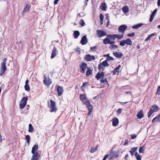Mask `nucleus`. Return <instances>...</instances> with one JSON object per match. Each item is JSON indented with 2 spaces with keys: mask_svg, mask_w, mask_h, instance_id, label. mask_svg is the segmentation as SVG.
I'll return each instance as SVG.
<instances>
[{
  "mask_svg": "<svg viewBox=\"0 0 160 160\" xmlns=\"http://www.w3.org/2000/svg\"><path fill=\"white\" fill-rule=\"evenodd\" d=\"M108 158V155H106L103 158V160H106V159Z\"/></svg>",
  "mask_w": 160,
  "mask_h": 160,
  "instance_id": "63",
  "label": "nucleus"
},
{
  "mask_svg": "<svg viewBox=\"0 0 160 160\" xmlns=\"http://www.w3.org/2000/svg\"><path fill=\"white\" fill-rule=\"evenodd\" d=\"M79 15L81 16H83L84 15V14L83 12H81L79 14Z\"/></svg>",
  "mask_w": 160,
  "mask_h": 160,
  "instance_id": "62",
  "label": "nucleus"
},
{
  "mask_svg": "<svg viewBox=\"0 0 160 160\" xmlns=\"http://www.w3.org/2000/svg\"><path fill=\"white\" fill-rule=\"evenodd\" d=\"M154 16H153L151 14V16H150V22H151L152 21V20H153V19L154 18Z\"/></svg>",
  "mask_w": 160,
  "mask_h": 160,
  "instance_id": "54",
  "label": "nucleus"
},
{
  "mask_svg": "<svg viewBox=\"0 0 160 160\" xmlns=\"http://www.w3.org/2000/svg\"><path fill=\"white\" fill-rule=\"evenodd\" d=\"M104 74V73L103 72H102L101 73L98 72L96 76L97 79L98 80L101 77H103Z\"/></svg>",
  "mask_w": 160,
  "mask_h": 160,
  "instance_id": "19",
  "label": "nucleus"
},
{
  "mask_svg": "<svg viewBox=\"0 0 160 160\" xmlns=\"http://www.w3.org/2000/svg\"><path fill=\"white\" fill-rule=\"evenodd\" d=\"M121 67V66L119 65L113 70L112 72L114 74H115L117 72H119V69Z\"/></svg>",
  "mask_w": 160,
  "mask_h": 160,
  "instance_id": "24",
  "label": "nucleus"
},
{
  "mask_svg": "<svg viewBox=\"0 0 160 160\" xmlns=\"http://www.w3.org/2000/svg\"><path fill=\"white\" fill-rule=\"evenodd\" d=\"M24 88L25 90L27 91H29L30 90V88L28 84L25 85Z\"/></svg>",
  "mask_w": 160,
  "mask_h": 160,
  "instance_id": "42",
  "label": "nucleus"
},
{
  "mask_svg": "<svg viewBox=\"0 0 160 160\" xmlns=\"http://www.w3.org/2000/svg\"><path fill=\"white\" fill-rule=\"evenodd\" d=\"M95 57L93 55H90L88 54L86 55L84 59L88 61H92L95 59Z\"/></svg>",
  "mask_w": 160,
  "mask_h": 160,
  "instance_id": "10",
  "label": "nucleus"
},
{
  "mask_svg": "<svg viewBox=\"0 0 160 160\" xmlns=\"http://www.w3.org/2000/svg\"><path fill=\"white\" fill-rule=\"evenodd\" d=\"M28 100V98L27 97H23L21 99L20 102L26 105Z\"/></svg>",
  "mask_w": 160,
  "mask_h": 160,
  "instance_id": "26",
  "label": "nucleus"
},
{
  "mask_svg": "<svg viewBox=\"0 0 160 160\" xmlns=\"http://www.w3.org/2000/svg\"><path fill=\"white\" fill-rule=\"evenodd\" d=\"M119 122L118 119L116 117H114L112 119V125L114 126H116L118 125Z\"/></svg>",
  "mask_w": 160,
  "mask_h": 160,
  "instance_id": "17",
  "label": "nucleus"
},
{
  "mask_svg": "<svg viewBox=\"0 0 160 160\" xmlns=\"http://www.w3.org/2000/svg\"><path fill=\"white\" fill-rule=\"evenodd\" d=\"M107 7V6L106 5V4L105 3H101L100 6V8L103 11H105Z\"/></svg>",
  "mask_w": 160,
  "mask_h": 160,
  "instance_id": "23",
  "label": "nucleus"
},
{
  "mask_svg": "<svg viewBox=\"0 0 160 160\" xmlns=\"http://www.w3.org/2000/svg\"><path fill=\"white\" fill-rule=\"evenodd\" d=\"M87 69H88L87 71L86 72V75L89 76L92 74V70L88 68Z\"/></svg>",
  "mask_w": 160,
  "mask_h": 160,
  "instance_id": "35",
  "label": "nucleus"
},
{
  "mask_svg": "<svg viewBox=\"0 0 160 160\" xmlns=\"http://www.w3.org/2000/svg\"><path fill=\"white\" fill-rule=\"evenodd\" d=\"M135 155L136 159L137 160H141V157L137 152L136 153Z\"/></svg>",
  "mask_w": 160,
  "mask_h": 160,
  "instance_id": "39",
  "label": "nucleus"
},
{
  "mask_svg": "<svg viewBox=\"0 0 160 160\" xmlns=\"http://www.w3.org/2000/svg\"><path fill=\"white\" fill-rule=\"evenodd\" d=\"M97 48V47H96V46H94V47H91V50H94L95 49H96Z\"/></svg>",
  "mask_w": 160,
  "mask_h": 160,
  "instance_id": "56",
  "label": "nucleus"
},
{
  "mask_svg": "<svg viewBox=\"0 0 160 160\" xmlns=\"http://www.w3.org/2000/svg\"><path fill=\"white\" fill-rule=\"evenodd\" d=\"M30 7V5L29 4H26L22 12V14L23 15L25 13L28 12L29 11Z\"/></svg>",
  "mask_w": 160,
  "mask_h": 160,
  "instance_id": "12",
  "label": "nucleus"
},
{
  "mask_svg": "<svg viewBox=\"0 0 160 160\" xmlns=\"http://www.w3.org/2000/svg\"><path fill=\"white\" fill-rule=\"evenodd\" d=\"M122 10L125 14L127 13L129 11L128 7L126 5L124 6L122 8Z\"/></svg>",
  "mask_w": 160,
  "mask_h": 160,
  "instance_id": "25",
  "label": "nucleus"
},
{
  "mask_svg": "<svg viewBox=\"0 0 160 160\" xmlns=\"http://www.w3.org/2000/svg\"><path fill=\"white\" fill-rule=\"evenodd\" d=\"M106 19L107 20H109V17L108 14H106L105 15Z\"/></svg>",
  "mask_w": 160,
  "mask_h": 160,
  "instance_id": "59",
  "label": "nucleus"
},
{
  "mask_svg": "<svg viewBox=\"0 0 160 160\" xmlns=\"http://www.w3.org/2000/svg\"><path fill=\"white\" fill-rule=\"evenodd\" d=\"M80 24L82 26H83L84 25L85 22H84V20L82 19H81L80 22Z\"/></svg>",
  "mask_w": 160,
  "mask_h": 160,
  "instance_id": "47",
  "label": "nucleus"
},
{
  "mask_svg": "<svg viewBox=\"0 0 160 160\" xmlns=\"http://www.w3.org/2000/svg\"><path fill=\"white\" fill-rule=\"evenodd\" d=\"M108 157V159L109 160H112L114 158L115 156L117 157V156L116 155V154L115 152L112 151L111 152L110 154L107 155Z\"/></svg>",
  "mask_w": 160,
  "mask_h": 160,
  "instance_id": "9",
  "label": "nucleus"
},
{
  "mask_svg": "<svg viewBox=\"0 0 160 160\" xmlns=\"http://www.w3.org/2000/svg\"><path fill=\"white\" fill-rule=\"evenodd\" d=\"M137 117L138 118L141 119L144 117V114L143 113L142 110H140L137 115Z\"/></svg>",
  "mask_w": 160,
  "mask_h": 160,
  "instance_id": "18",
  "label": "nucleus"
},
{
  "mask_svg": "<svg viewBox=\"0 0 160 160\" xmlns=\"http://www.w3.org/2000/svg\"><path fill=\"white\" fill-rule=\"evenodd\" d=\"M50 105H48L49 108L51 109L50 112H56L57 110V108L55 107V102L52 100H50Z\"/></svg>",
  "mask_w": 160,
  "mask_h": 160,
  "instance_id": "4",
  "label": "nucleus"
},
{
  "mask_svg": "<svg viewBox=\"0 0 160 160\" xmlns=\"http://www.w3.org/2000/svg\"><path fill=\"white\" fill-rule=\"evenodd\" d=\"M113 60V59L112 57H110V56H109L107 58L106 60H107V61H109L111 60Z\"/></svg>",
  "mask_w": 160,
  "mask_h": 160,
  "instance_id": "49",
  "label": "nucleus"
},
{
  "mask_svg": "<svg viewBox=\"0 0 160 160\" xmlns=\"http://www.w3.org/2000/svg\"><path fill=\"white\" fill-rule=\"evenodd\" d=\"M127 29V26L125 25H123L119 27L118 29V32L123 34L125 31Z\"/></svg>",
  "mask_w": 160,
  "mask_h": 160,
  "instance_id": "7",
  "label": "nucleus"
},
{
  "mask_svg": "<svg viewBox=\"0 0 160 160\" xmlns=\"http://www.w3.org/2000/svg\"><path fill=\"white\" fill-rule=\"evenodd\" d=\"M59 0H55L54 1V3L55 5H56L58 4Z\"/></svg>",
  "mask_w": 160,
  "mask_h": 160,
  "instance_id": "57",
  "label": "nucleus"
},
{
  "mask_svg": "<svg viewBox=\"0 0 160 160\" xmlns=\"http://www.w3.org/2000/svg\"><path fill=\"white\" fill-rule=\"evenodd\" d=\"M114 43L111 44V46L110 48L112 49H115L118 48V47L117 45H114Z\"/></svg>",
  "mask_w": 160,
  "mask_h": 160,
  "instance_id": "36",
  "label": "nucleus"
},
{
  "mask_svg": "<svg viewBox=\"0 0 160 160\" xmlns=\"http://www.w3.org/2000/svg\"><path fill=\"white\" fill-rule=\"evenodd\" d=\"M154 16H153L151 14V16H150V22H151L152 21V20H153V19L154 18Z\"/></svg>",
  "mask_w": 160,
  "mask_h": 160,
  "instance_id": "53",
  "label": "nucleus"
},
{
  "mask_svg": "<svg viewBox=\"0 0 160 160\" xmlns=\"http://www.w3.org/2000/svg\"><path fill=\"white\" fill-rule=\"evenodd\" d=\"M26 105L25 104L22 103L20 102L19 104V108L21 109H22L24 108Z\"/></svg>",
  "mask_w": 160,
  "mask_h": 160,
  "instance_id": "44",
  "label": "nucleus"
},
{
  "mask_svg": "<svg viewBox=\"0 0 160 160\" xmlns=\"http://www.w3.org/2000/svg\"><path fill=\"white\" fill-rule=\"evenodd\" d=\"M128 141L127 140H126L125 141V142L124 144V145H126L128 144Z\"/></svg>",
  "mask_w": 160,
  "mask_h": 160,
  "instance_id": "60",
  "label": "nucleus"
},
{
  "mask_svg": "<svg viewBox=\"0 0 160 160\" xmlns=\"http://www.w3.org/2000/svg\"><path fill=\"white\" fill-rule=\"evenodd\" d=\"M156 95L158 94L159 95H160V86H159L158 87V89H157V92L156 93Z\"/></svg>",
  "mask_w": 160,
  "mask_h": 160,
  "instance_id": "46",
  "label": "nucleus"
},
{
  "mask_svg": "<svg viewBox=\"0 0 160 160\" xmlns=\"http://www.w3.org/2000/svg\"><path fill=\"white\" fill-rule=\"evenodd\" d=\"M33 127L31 124L29 125L28 132H32L33 131Z\"/></svg>",
  "mask_w": 160,
  "mask_h": 160,
  "instance_id": "37",
  "label": "nucleus"
},
{
  "mask_svg": "<svg viewBox=\"0 0 160 160\" xmlns=\"http://www.w3.org/2000/svg\"><path fill=\"white\" fill-rule=\"evenodd\" d=\"M80 42L82 45H84L87 43L88 40L86 36H84L82 37Z\"/></svg>",
  "mask_w": 160,
  "mask_h": 160,
  "instance_id": "16",
  "label": "nucleus"
},
{
  "mask_svg": "<svg viewBox=\"0 0 160 160\" xmlns=\"http://www.w3.org/2000/svg\"><path fill=\"white\" fill-rule=\"evenodd\" d=\"M116 38H117L118 39L120 40L122 39L123 37V34H115Z\"/></svg>",
  "mask_w": 160,
  "mask_h": 160,
  "instance_id": "29",
  "label": "nucleus"
},
{
  "mask_svg": "<svg viewBox=\"0 0 160 160\" xmlns=\"http://www.w3.org/2000/svg\"><path fill=\"white\" fill-rule=\"evenodd\" d=\"M7 60V58H4L3 59V62L1 63V68L0 71V75L2 76L5 72L7 69L6 66V62Z\"/></svg>",
  "mask_w": 160,
  "mask_h": 160,
  "instance_id": "1",
  "label": "nucleus"
},
{
  "mask_svg": "<svg viewBox=\"0 0 160 160\" xmlns=\"http://www.w3.org/2000/svg\"><path fill=\"white\" fill-rule=\"evenodd\" d=\"M150 37L148 36V37H147V38L145 40V41H147L148 40H150Z\"/></svg>",
  "mask_w": 160,
  "mask_h": 160,
  "instance_id": "58",
  "label": "nucleus"
},
{
  "mask_svg": "<svg viewBox=\"0 0 160 160\" xmlns=\"http://www.w3.org/2000/svg\"><path fill=\"white\" fill-rule=\"evenodd\" d=\"M86 107L89 111H92V106L90 104V103L86 105Z\"/></svg>",
  "mask_w": 160,
  "mask_h": 160,
  "instance_id": "34",
  "label": "nucleus"
},
{
  "mask_svg": "<svg viewBox=\"0 0 160 160\" xmlns=\"http://www.w3.org/2000/svg\"><path fill=\"white\" fill-rule=\"evenodd\" d=\"M57 91L58 92V95L59 96H61L63 92L62 87L59 86H58L57 88Z\"/></svg>",
  "mask_w": 160,
  "mask_h": 160,
  "instance_id": "14",
  "label": "nucleus"
},
{
  "mask_svg": "<svg viewBox=\"0 0 160 160\" xmlns=\"http://www.w3.org/2000/svg\"><path fill=\"white\" fill-rule=\"evenodd\" d=\"M74 38H77L80 35V33L78 31H74L73 33Z\"/></svg>",
  "mask_w": 160,
  "mask_h": 160,
  "instance_id": "28",
  "label": "nucleus"
},
{
  "mask_svg": "<svg viewBox=\"0 0 160 160\" xmlns=\"http://www.w3.org/2000/svg\"><path fill=\"white\" fill-rule=\"evenodd\" d=\"M57 50L56 48L54 47L52 51V53L51 56V58H54L58 54Z\"/></svg>",
  "mask_w": 160,
  "mask_h": 160,
  "instance_id": "15",
  "label": "nucleus"
},
{
  "mask_svg": "<svg viewBox=\"0 0 160 160\" xmlns=\"http://www.w3.org/2000/svg\"><path fill=\"white\" fill-rule=\"evenodd\" d=\"M157 12V9H155L154 10V11L153 12H152L151 15H152L153 16H154L155 15V14H156Z\"/></svg>",
  "mask_w": 160,
  "mask_h": 160,
  "instance_id": "55",
  "label": "nucleus"
},
{
  "mask_svg": "<svg viewBox=\"0 0 160 160\" xmlns=\"http://www.w3.org/2000/svg\"><path fill=\"white\" fill-rule=\"evenodd\" d=\"M104 18V16L102 13H101L100 15V18L101 21H102Z\"/></svg>",
  "mask_w": 160,
  "mask_h": 160,
  "instance_id": "51",
  "label": "nucleus"
},
{
  "mask_svg": "<svg viewBox=\"0 0 160 160\" xmlns=\"http://www.w3.org/2000/svg\"><path fill=\"white\" fill-rule=\"evenodd\" d=\"M99 37H102L107 35V33L102 29L98 30L96 31Z\"/></svg>",
  "mask_w": 160,
  "mask_h": 160,
  "instance_id": "6",
  "label": "nucleus"
},
{
  "mask_svg": "<svg viewBox=\"0 0 160 160\" xmlns=\"http://www.w3.org/2000/svg\"><path fill=\"white\" fill-rule=\"evenodd\" d=\"M157 4L158 6H160V0H158Z\"/></svg>",
  "mask_w": 160,
  "mask_h": 160,
  "instance_id": "64",
  "label": "nucleus"
},
{
  "mask_svg": "<svg viewBox=\"0 0 160 160\" xmlns=\"http://www.w3.org/2000/svg\"><path fill=\"white\" fill-rule=\"evenodd\" d=\"M143 25L142 23H138L137 24L134 25L132 27V28L133 29H137L141 27Z\"/></svg>",
  "mask_w": 160,
  "mask_h": 160,
  "instance_id": "22",
  "label": "nucleus"
},
{
  "mask_svg": "<svg viewBox=\"0 0 160 160\" xmlns=\"http://www.w3.org/2000/svg\"><path fill=\"white\" fill-rule=\"evenodd\" d=\"M82 102L83 104L86 105H87L90 103L89 100L87 98Z\"/></svg>",
  "mask_w": 160,
  "mask_h": 160,
  "instance_id": "33",
  "label": "nucleus"
},
{
  "mask_svg": "<svg viewBox=\"0 0 160 160\" xmlns=\"http://www.w3.org/2000/svg\"><path fill=\"white\" fill-rule=\"evenodd\" d=\"M132 42L130 38H128L125 40H122L120 42V45L121 46H124L126 44L127 45H131Z\"/></svg>",
  "mask_w": 160,
  "mask_h": 160,
  "instance_id": "3",
  "label": "nucleus"
},
{
  "mask_svg": "<svg viewBox=\"0 0 160 160\" xmlns=\"http://www.w3.org/2000/svg\"><path fill=\"white\" fill-rule=\"evenodd\" d=\"M158 107L157 105H155L152 106L148 113V117H150L153 113L158 111Z\"/></svg>",
  "mask_w": 160,
  "mask_h": 160,
  "instance_id": "2",
  "label": "nucleus"
},
{
  "mask_svg": "<svg viewBox=\"0 0 160 160\" xmlns=\"http://www.w3.org/2000/svg\"><path fill=\"white\" fill-rule=\"evenodd\" d=\"M118 113L119 112V114H120L121 113L122 109L121 108H119L118 110Z\"/></svg>",
  "mask_w": 160,
  "mask_h": 160,
  "instance_id": "61",
  "label": "nucleus"
},
{
  "mask_svg": "<svg viewBox=\"0 0 160 160\" xmlns=\"http://www.w3.org/2000/svg\"><path fill=\"white\" fill-rule=\"evenodd\" d=\"M131 136V139H134L136 137V135L135 134H132Z\"/></svg>",
  "mask_w": 160,
  "mask_h": 160,
  "instance_id": "52",
  "label": "nucleus"
},
{
  "mask_svg": "<svg viewBox=\"0 0 160 160\" xmlns=\"http://www.w3.org/2000/svg\"><path fill=\"white\" fill-rule=\"evenodd\" d=\"M144 152V147H140L139 149V153H143Z\"/></svg>",
  "mask_w": 160,
  "mask_h": 160,
  "instance_id": "40",
  "label": "nucleus"
},
{
  "mask_svg": "<svg viewBox=\"0 0 160 160\" xmlns=\"http://www.w3.org/2000/svg\"><path fill=\"white\" fill-rule=\"evenodd\" d=\"M103 43L105 44H113L115 43V41H111L110 39L107 36V37L103 40Z\"/></svg>",
  "mask_w": 160,
  "mask_h": 160,
  "instance_id": "8",
  "label": "nucleus"
},
{
  "mask_svg": "<svg viewBox=\"0 0 160 160\" xmlns=\"http://www.w3.org/2000/svg\"><path fill=\"white\" fill-rule=\"evenodd\" d=\"M38 145H34L33 146L32 148L31 152L32 153H35V152L38 149Z\"/></svg>",
  "mask_w": 160,
  "mask_h": 160,
  "instance_id": "21",
  "label": "nucleus"
},
{
  "mask_svg": "<svg viewBox=\"0 0 160 160\" xmlns=\"http://www.w3.org/2000/svg\"><path fill=\"white\" fill-rule=\"evenodd\" d=\"M158 121H159V118H158V116L157 115L156 117H155L153 119L152 122L154 123Z\"/></svg>",
  "mask_w": 160,
  "mask_h": 160,
  "instance_id": "41",
  "label": "nucleus"
},
{
  "mask_svg": "<svg viewBox=\"0 0 160 160\" xmlns=\"http://www.w3.org/2000/svg\"><path fill=\"white\" fill-rule=\"evenodd\" d=\"M25 138L27 140V142L28 143V144L29 145L30 142V136L29 135H27L26 136Z\"/></svg>",
  "mask_w": 160,
  "mask_h": 160,
  "instance_id": "43",
  "label": "nucleus"
},
{
  "mask_svg": "<svg viewBox=\"0 0 160 160\" xmlns=\"http://www.w3.org/2000/svg\"><path fill=\"white\" fill-rule=\"evenodd\" d=\"M135 35V33L134 32H132L131 33H129L128 34L127 36L129 37H132L134 36Z\"/></svg>",
  "mask_w": 160,
  "mask_h": 160,
  "instance_id": "48",
  "label": "nucleus"
},
{
  "mask_svg": "<svg viewBox=\"0 0 160 160\" xmlns=\"http://www.w3.org/2000/svg\"><path fill=\"white\" fill-rule=\"evenodd\" d=\"M98 145H97L95 147H91V149L89 150V151L91 153H93L98 150Z\"/></svg>",
  "mask_w": 160,
  "mask_h": 160,
  "instance_id": "20",
  "label": "nucleus"
},
{
  "mask_svg": "<svg viewBox=\"0 0 160 160\" xmlns=\"http://www.w3.org/2000/svg\"><path fill=\"white\" fill-rule=\"evenodd\" d=\"M44 83L46 85H50L51 83V82L48 79H46V78L45 77V79L43 81Z\"/></svg>",
  "mask_w": 160,
  "mask_h": 160,
  "instance_id": "31",
  "label": "nucleus"
},
{
  "mask_svg": "<svg viewBox=\"0 0 160 160\" xmlns=\"http://www.w3.org/2000/svg\"><path fill=\"white\" fill-rule=\"evenodd\" d=\"M87 84H88V83L87 82H84L83 83V85H82V87H81L82 90L83 88V87H84L85 86H87Z\"/></svg>",
  "mask_w": 160,
  "mask_h": 160,
  "instance_id": "50",
  "label": "nucleus"
},
{
  "mask_svg": "<svg viewBox=\"0 0 160 160\" xmlns=\"http://www.w3.org/2000/svg\"><path fill=\"white\" fill-rule=\"evenodd\" d=\"M107 36L110 39L114 40L116 38L115 34H113V35L108 34L107 35Z\"/></svg>",
  "mask_w": 160,
  "mask_h": 160,
  "instance_id": "32",
  "label": "nucleus"
},
{
  "mask_svg": "<svg viewBox=\"0 0 160 160\" xmlns=\"http://www.w3.org/2000/svg\"><path fill=\"white\" fill-rule=\"evenodd\" d=\"M32 154L33 155L31 158V160H38L40 157L39 153L38 152Z\"/></svg>",
  "mask_w": 160,
  "mask_h": 160,
  "instance_id": "13",
  "label": "nucleus"
},
{
  "mask_svg": "<svg viewBox=\"0 0 160 160\" xmlns=\"http://www.w3.org/2000/svg\"><path fill=\"white\" fill-rule=\"evenodd\" d=\"M109 66V64H108L107 60H106L103 61L98 65V69L99 70H102L103 71L104 69H103V67H108Z\"/></svg>",
  "mask_w": 160,
  "mask_h": 160,
  "instance_id": "5",
  "label": "nucleus"
},
{
  "mask_svg": "<svg viewBox=\"0 0 160 160\" xmlns=\"http://www.w3.org/2000/svg\"><path fill=\"white\" fill-rule=\"evenodd\" d=\"M87 64L85 63H82V65L80 66V72L84 73L85 72L87 68Z\"/></svg>",
  "mask_w": 160,
  "mask_h": 160,
  "instance_id": "11",
  "label": "nucleus"
},
{
  "mask_svg": "<svg viewBox=\"0 0 160 160\" xmlns=\"http://www.w3.org/2000/svg\"><path fill=\"white\" fill-rule=\"evenodd\" d=\"M80 100L82 101L86 98V97L84 94H80Z\"/></svg>",
  "mask_w": 160,
  "mask_h": 160,
  "instance_id": "38",
  "label": "nucleus"
},
{
  "mask_svg": "<svg viewBox=\"0 0 160 160\" xmlns=\"http://www.w3.org/2000/svg\"><path fill=\"white\" fill-rule=\"evenodd\" d=\"M138 148L135 147V148H131V150L129 151L131 153V154L132 156H133L134 155V153L135 151H136L137 149Z\"/></svg>",
  "mask_w": 160,
  "mask_h": 160,
  "instance_id": "30",
  "label": "nucleus"
},
{
  "mask_svg": "<svg viewBox=\"0 0 160 160\" xmlns=\"http://www.w3.org/2000/svg\"><path fill=\"white\" fill-rule=\"evenodd\" d=\"M113 55L116 57L119 58L121 57V56H122V54L120 52H116L113 53Z\"/></svg>",
  "mask_w": 160,
  "mask_h": 160,
  "instance_id": "27",
  "label": "nucleus"
},
{
  "mask_svg": "<svg viewBox=\"0 0 160 160\" xmlns=\"http://www.w3.org/2000/svg\"><path fill=\"white\" fill-rule=\"evenodd\" d=\"M100 81L102 83H107V79L105 78L104 79H102L100 80Z\"/></svg>",
  "mask_w": 160,
  "mask_h": 160,
  "instance_id": "45",
  "label": "nucleus"
}]
</instances>
